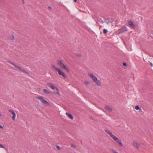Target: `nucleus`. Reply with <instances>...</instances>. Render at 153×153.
<instances>
[{"label":"nucleus","mask_w":153,"mask_h":153,"mask_svg":"<svg viewBox=\"0 0 153 153\" xmlns=\"http://www.w3.org/2000/svg\"><path fill=\"white\" fill-rule=\"evenodd\" d=\"M3 128V126L1 125H0V128Z\"/></svg>","instance_id":"obj_30"},{"label":"nucleus","mask_w":153,"mask_h":153,"mask_svg":"<svg viewBox=\"0 0 153 153\" xmlns=\"http://www.w3.org/2000/svg\"><path fill=\"white\" fill-rule=\"evenodd\" d=\"M105 131L106 133H107L108 134H109L110 136L112 134V133L111 132H110L108 130H105Z\"/></svg>","instance_id":"obj_17"},{"label":"nucleus","mask_w":153,"mask_h":153,"mask_svg":"<svg viewBox=\"0 0 153 153\" xmlns=\"http://www.w3.org/2000/svg\"><path fill=\"white\" fill-rule=\"evenodd\" d=\"M0 147L1 148H3L4 147L3 145L1 144H0Z\"/></svg>","instance_id":"obj_27"},{"label":"nucleus","mask_w":153,"mask_h":153,"mask_svg":"<svg viewBox=\"0 0 153 153\" xmlns=\"http://www.w3.org/2000/svg\"><path fill=\"white\" fill-rule=\"evenodd\" d=\"M128 24L129 25H131L133 27H135V25L133 24V22L132 21H130L128 22Z\"/></svg>","instance_id":"obj_8"},{"label":"nucleus","mask_w":153,"mask_h":153,"mask_svg":"<svg viewBox=\"0 0 153 153\" xmlns=\"http://www.w3.org/2000/svg\"><path fill=\"white\" fill-rule=\"evenodd\" d=\"M1 114L0 113V116H1Z\"/></svg>","instance_id":"obj_35"},{"label":"nucleus","mask_w":153,"mask_h":153,"mask_svg":"<svg viewBox=\"0 0 153 153\" xmlns=\"http://www.w3.org/2000/svg\"><path fill=\"white\" fill-rule=\"evenodd\" d=\"M133 144L134 146L136 147L137 148H139L140 144H139L136 141H134L133 142Z\"/></svg>","instance_id":"obj_7"},{"label":"nucleus","mask_w":153,"mask_h":153,"mask_svg":"<svg viewBox=\"0 0 153 153\" xmlns=\"http://www.w3.org/2000/svg\"><path fill=\"white\" fill-rule=\"evenodd\" d=\"M8 111L11 113L12 114L15 113L14 111L13 110H9Z\"/></svg>","instance_id":"obj_22"},{"label":"nucleus","mask_w":153,"mask_h":153,"mask_svg":"<svg viewBox=\"0 0 153 153\" xmlns=\"http://www.w3.org/2000/svg\"><path fill=\"white\" fill-rule=\"evenodd\" d=\"M123 65L124 66H126V63L123 62Z\"/></svg>","instance_id":"obj_26"},{"label":"nucleus","mask_w":153,"mask_h":153,"mask_svg":"<svg viewBox=\"0 0 153 153\" xmlns=\"http://www.w3.org/2000/svg\"><path fill=\"white\" fill-rule=\"evenodd\" d=\"M53 84L52 83H48V85L49 87H51V86L52 85H53Z\"/></svg>","instance_id":"obj_21"},{"label":"nucleus","mask_w":153,"mask_h":153,"mask_svg":"<svg viewBox=\"0 0 153 153\" xmlns=\"http://www.w3.org/2000/svg\"><path fill=\"white\" fill-rule=\"evenodd\" d=\"M105 108L109 111H111L112 109L108 106H105Z\"/></svg>","instance_id":"obj_15"},{"label":"nucleus","mask_w":153,"mask_h":153,"mask_svg":"<svg viewBox=\"0 0 153 153\" xmlns=\"http://www.w3.org/2000/svg\"><path fill=\"white\" fill-rule=\"evenodd\" d=\"M127 30V29L126 28L125 26L121 28L119 30V34H121L124 32L126 31Z\"/></svg>","instance_id":"obj_5"},{"label":"nucleus","mask_w":153,"mask_h":153,"mask_svg":"<svg viewBox=\"0 0 153 153\" xmlns=\"http://www.w3.org/2000/svg\"><path fill=\"white\" fill-rule=\"evenodd\" d=\"M51 67L53 69L55 70L56 71H58V74L59 75H62L64 78H66V76L64 72L61 71L60 69L56 68L54 65H52Z\"/></svg>","instance_id":"obj_2"},{"label":"nucleus","mask_w":153,"mask_h":153,"mask_svg":"<svg viewBox=\"0 0 153 153\" xmlns=\"http://www.w3.org/2000/svg\"><path fill=\"white\" fill-rule=\"evenodd\" d=\"M103 31L104 34H106L107 32L108 31L106 29H104L103 30Z\"/></svg>","instance_id":"obj_20"},{"label":"nucleus","mask_w":153,"mask_h":153,"mask_svg":"<svg viewBox=\"0 0 153 153\" xmlns=\"http://www.w3.org/2000/svg\"><path fill=\"white\" fill-rule=\"evenodd\" d=\"M13 116L12 117V118L13 120H14L15 119V117H16V114L15 113L12 114Z\"/></svg>","instance_id":"obj_18"},{"label":"nucleus","mask_w":153,"mask_h":153,"mask_svg":"<svg viewBox=\"0 0 153 153\" xmlns=\"http://www.w3.org/2000/svg\"><path fill=\"white\" fill-rule=\"evenodd\" d=\"M89 76L92 79L93 81L98 86L101 85V82L97 79V77L95 76L93 74L89 73L88 74Z\"/></svg>","instance_id":"obj_1"},{"label":"nucleus","mask_w":153,"mask_h":153,"mask_svg":"<svg viewBox=\"0 0 153 153\" xmlns=\"http://www.w3.org/2000/svg\"><path fill=\"white\" fill-rule=\"evenodd\" d=\"M12 38H13V39H14V37L13 36H12Z\"/></svg>","instance_id":"obj_31"},{"label":"nucleus","mask_w":153,"mask_h":153,"mask_svg":"<svg viewBox=\"0 0 153 153\" xmlns=\"http://www.w3.org/2000/svg\"><path fill=\"white\" fill-rule=\"evenodd\" d=\"M116 141L121 146H123V144L121 142V141L120 140H119L118 139L117 140H116Z\"/></svg>","instance_id":"obj_11"},{"label":"nucleus","mask_w":153,"mask_h":153,"mask_svg":"<svg viewBox=\"0 0 153 153\" xmlns=\"http://www.w3.org/2000/svg\"><path fill=\"white\" fill-rule=\"evenodd\" d=\"M71 147H75L76 146L74 144H72L71 145Z\"/></svg>","instance_id":"obj_25"},{"label":"nucleus","mask_w":153,"mask_h":153,"mask_svg":"<svg viewBox=\"0 0 153 153\" xmlns=\"http://www.w3.org/2000/svg\"><path fill=\"white\" fill-rule=\"evenodd\" d=\"M135 108L136 110H139L140 111H141L142 109L141 108H140L139 107L138 105H137L135 106Z\"/></svg>","instance_id":"obj_16"},{"label":"nucleus","mask_w":153,"mask_h":153,"mask_svg":"<svg viewBox=\"0 0 153 153\" xmlns=\"http://www.w3.org/2000/svg\"><path fill=\"white\" fill-rule=\"evenodd\" d=\"M56 147L58 149H60V147L59 146L56 145Z\"/></svg>","instance_id":"obj_24"},{"label":"nucleus","mask_w":153,"mask_h":153,"mask_svg":"<svg viewBox=\"0 0 153 153\" xmlns=\"http://www.w3.org/2000/svg\"><path fill=\"white\" fill-rule=\"evenodd\" d=\"M49 8H50V9H51V7H50V6H49Z\"/></svg>","instance_id":"obj_34"},{"label":"nucleus","mask_w":153,"mask_h":153,"mask_svg":"<svg viewBox=\"0 0 153 153\" xmlns=\"http://www.w3.org/2000/svg\"><path fill=\"white\" fill-rule=\"evenodd\" d=\"M102 22V23H103L104 22L103 21V20H102V22Z\"/></svg>","instance_id":"obj_33"},{"label":"nucleus","mask_w":153,"mask_h":153,"mask_svg":"<svg viewBox=\"0 0 153 153\" xmlns=\"http://www.w3.org/2000/svg\"><path fill=\"white\" fill-rule=\"evenodd\" d=\"M66 114L71 119H73V117L71 114L66 112Z\"/></svg>","instance_id":"obj_9"},{"label":"nucleus","mask_w":153,"mask_h":153,"mask_svg":"<svg viewBox=\"0 0 153 153\" xmlns=\"http://www.w3.org/2000/svg\"><path fill=\"white\" fill-rule=\"evenodd\" d=\"M56 87L53 85L51 86V87H50V88H51L52 89H54Z\"/></svg>","instance_id":"obj_23"},{"label":"nucleus","mask_w":153,"mask_h":153,"mask_svg":"<svg viewBox=\"0 0 153 153\" xmlns=\"http://www.w3.org/2000/svg\"><path fill=\"white\" fill-rule=\"evenodd\" d=\"M111 137L113 138V139L115 141L118 140V138L116 137L114 135L112 134L110 136Z\"/></svg>","instance_id":"obj_10"},{"label":"nucleus","mask_w":153,"mask_h":153,"mask_svg":"<svg viewBox=\"0 0 153 153\" xmlns=\"http://www.w3.org/2000/svg\"><path fill=\"white\" fill-rule=\"evenodd\" d=\"M76 1H77V0H74V2H76Z\"/></svg>","instance_id":"obj_32"},{"label":"nucleus","mask_w":153,"mask_h":153,"mask_svg":"<svg viewBox=\"0 0 153 153\" xmlns=\"http://www.w3.org/2000/svg\"><path fill=\"white\" fill-rule=\"evenodd\" d=\"M54 89L55 90L54 91V92L56 94H58L59 93V91L57 88H55Z\"/></svg>","instance_id":"obj_14"},{"label":"nucleus","mask_w":153,"mask_h":153,"mask_svg":"<svg viewBox=\"0 0 153 153\" xmlns=\"http://www.w3.org/2000/svg\"><path fill=\"white\" fill-rule=\"evenodd\" d=\"M15 68H17L18 70H19L21 72H23L25 73L28 74V72L26 71L23 69H22L20 66H18L17 65H15Z\"/></svg>","instance_id":"obj_6"},{"label":"nucleus","mask_w":153,"mask_h":153,"mask_svg":"<svg viewBox=\"0 0 153 153\" xmlns=\"http://www.w3.org/2000/svg\"><path fill=\"white\" fill-rule=\"evenodd\" d=\"M150 65H151V67H153V64L151 62H150Z\"/></svg>","instance_id":"obj_28"},{"label":"nucleus","mask_w":153,"mask_h":153,"mask_svg":"<svg viewBox=\"0 0 153 153\" xmlns=\"http://www.w3.org/2000/svg\"><path fill=\"white\" fill-rule=\"evenodd\" d=\"M43 91L45 93L48 94H50L51 93V91H49L48 90L45 89L43 90Z\"/></svg>","instance_id":"obj_12"},{"label":"nucleus","mask_w":153,"mask_h":153,"mask_svg":"<svg viewBox=\"0 0 153 153\" xmlns=\"http://www.w3.org/2000/svg\"><path fill=\"white\" fill-rule=\"evenodd\" d=\"M11 64L13 65H14L15 67V65H15V64H14L13 63V62H10V63Z\"/></svg>","instance_id":"obj_29"},{"label":"nucleus","mask_w":153,"mask_h":153,"mask_svg":"<svg viewBox=\"0 0 153 153\" xmlns=\"http://www.w3.org/2000/svg\"><path fill=\"white\" fill-rule=\"evenodd\" d=\"M104 21L105 22L107 23V24H109L111 23V22L110 21L109 19H104Z\"/></svg>","instance_id":"obj_13"},{"label":"nucleus","mask_w":153,"mask_h":153,"mask_svg":"<svg viewBox=\"0 0 153 153\" xmlns=\"http://www.w3.org/2000/svg\"><path fill=\"white\" fill-rule=\"evenodd\" d=\"M58 64L63 69H64L67 71L69 72V70L66 65L65 64L64 62L62 60H59L58 62Z\"/></svg>","instance_id":"obj_3"},{"label":"nucleus","mask_w":153,"mask_h":153,"mask_svg":"<svg viewBox=\"0 0 153 153\" xmlns=\"http://www.w3.org/2000/svg\"><path fill=\"white\" fill-rule=\"evenodd\" d=\"M36 98L37 99L39 100L43 104H44L45 105H48L49 104L48 102H47L41 96L36 97Z\"/></svg>","instance_id":"obj_4"},{"label":"nucleus","mask_w":153,"mask_h":153,"mask_svg":"<svg viewBox=\"0 0 153 153\" xmlns=\"http://www.w3.org/2000/svg\"><path fill=\"white\" fill-rule=\"evenodd\" d=\"M110 150V151L112 152L113 153H118L114 149H111Z\"/></svg>","instance_id":"obj_19"}]
</instances>
